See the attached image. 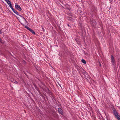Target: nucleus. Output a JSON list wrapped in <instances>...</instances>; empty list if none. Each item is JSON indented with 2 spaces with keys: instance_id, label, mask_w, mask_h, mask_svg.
<instances>
[{
  "instance_id": "f257e3e1",
  "label": "nucleus",
  "mask_w": 120,
  "mask_h": 120,
  "mask_svg": "<svg viewBox=\"0 0 120 120\" xmlns=\"http://www.w3.org/2000/svg\"><path fill=\"white\" fill-rule=\"evenodd\" d=\"M19 15L18 19L21 23L22 24L25 23L26 22L25 19L21 15Z\"/></svg>"
},
{
  "instance_id": "f03ea898",
  "label": "nucleus",
  "mask_w": 120,
  "mask_h": 120,
  "mask_svg": "<svg viewBox=\"0 0 120 120\" xmlns=\"http://www.w3.org/2000/svg\"><path fill=\"white\" fill-rule=\"evenodd\" d=\"M91 24L92 25L94 26H95L96 25V22L94 19H90Z\"/></svg>"
},
{
  "instance_id": "7ed1b4c3",
  "label": "nucleus",
  "mask_w": 120,
  "mask_h": 120,
  "mask_svg": "<svg viewBox=\"0 0 120 120\" xmlns=\"http://www.w3.org/2000/svg\"><path fill=\"white\" fill-rule=\"evenodd\" d=\"M15 7L16 9L19 11H21L22 10V9L20 5H18L17 3H15Z\"/></svg>"
},
{
  "instance_id": "20e7f679",
  "label": "nucleus",
  "mask_w": 120,
  "mask_h": 120,
  "mask_svg": "<svg viewBox=\"0 0 120 120\" xmlns=\"http://www.w3.org/2000/svg\"><path fill=\"white\" fill-rule=\"evenodd\" d=\"M111 62L112 65H114L115 60H114V57L112 55H111Z\"/></svg>"
},
{
  "instance_id": "39448f33",
  "label": "nucleus",
  "mask_w": 120,
  "mask_h": 120,
  "mask_svg": "<svg viewBox=\"0 0 120 120\" xmlns=\"http://www.w3.org/2000/svg\"><path fill=\"white\" fill-rule=\"evenodd\" d=\"M26 28L28 30L30 31L33 34H35V33L34 31L32 30L31 29L29 28L27 26H25Z\"/></svg>"
},
{
  "instance_id": "423d86ee",
  "label": "nucleus",
  "mask_w": 120,
  "mask_h": 120,
  "mask_svg": "<svg viewBox=\"0 0 120 120\" xmlns=\"http://www.w3.org/2000/svg\"><path fill=\"white\" fill-rule=\"evenodd\" d=\"M58 111L59 113L61 114H62L63 112L62 110V109L60 108H59L58 109Z\"/></svg>"
},
{
  "instance_id": "0eeeda50",
  "label": "nucleus",
  "mask_w": 120,
  "mask_h": 120,
  "mask_svg": "<svg viewBox=\"0 0 120 120\" xmlns=\"http://www.w3.org/2000/svg\"><path fill=\"white\" fill-rule=\"evenodd\" d=\"M7 3L8 4L10 7L11 8H12V7L11 4V2L10 1H9L7 2Z\"/></svg>"
},
{
  "instance_id": "6e6552de",
  "label": "nucleus",
  "mask_w": 120,
  "mask_h": 120,
  "mask_svg": "<svg viewBox=\"0 0 120 120\" xmlns=\"http://www.w3.org/2000/svg\"><path fill=\"white\" fill-rule=\"evenodd\" d=\"M11 9L14 12V13H15L16 14L18 15H19V13L18 12L16 11L14 9H13V8H11Z\"/></svg>"
},
{
  "instance_id": "1a4fd4ad",
  "label": "nucleus",
  "mask_w": 120,
  "mask_h": 120,
  "mask_svg": "<svg viewBox=\"0 0 120 120\" xmlns=\"http://www.w3.org/2000/svg\"><path fill=\"white\" fill-rule=\"evenodd\" d=\"M67 18L68 20H72L73 19L72 18L70 17L69 16H67Z\"/></svg>"
},
{
  "instance_id": "9d476101",
  "label": "nucleus",
  "mask_w": 120,
  "mask_h": 120,
  "mask_svg": "<svg viewBox=\"0 0 120 120\" xmlns=\"http://www.w3.org/2000/svg\"><path fill=\"white\" fill-rule=\"evenodd\" d=\"M113 113L114 114L115 116L116 115H117V114H118V113H117L116 111V110H113Z\"/></svg>"
},
{
  "instance_id": "9b49d317",
  "label": "nucleus",
  "mask_w": 120,
  "mask_h": 120,
  "mask_svg": "<svg viewBox=\"0 0 120 120\" xmlns=\"http://www.w3.org/2000/svg\"><path fill=\"white\" fill-rule=\"evenodd\" d=\"M115 116L117 119H118V118H120V116L119 115H118V114H117V115H116Z\"/></svg>"
},
{
  "instance_id": "f8f14e48",
  "label": "nucleus",
  "mask_w": 120,
  "mask_h": 120,
  "mask_svg": "<svg viewBox=\"0 0 120 120\" xmlns=\"http://www.w3.org/2000/svg\"><path fill=\"white\" fill-rule=\"evenodd\" d=\"M81 61L84 64L86 63V62L85 61L84 59H82L81 60Z\"/></svg>"
},
{
  "instance_id": "ddd939ff",
  "label": "nucleus",
  "mask_w": 120,
  "mask_h": 120,
  "mask_svg": "<svg viewBox=\"0 0 120 120\" xmlns=\"http://www.w3.org/2000/svg\"><path fill=\"white\" fill-rule=\"evenodd\" d=\"M42 29L43 30V31L44 32L45 31V30L43 27H42Z\"/></svg>"
},
{
  "instance_id": "4468645a",
  "label": "nucleus",
  "mask_w": 120,
  "mask_h": 120,
  "mask_svg": "<svg viewBox=\"0 0 120 120\" xmlns=\"http://www.w3.org/2000/svg\"><path fill=\"white\" fill-rule=\"evenodd\" d=\"M99 66H101V64L100 62L99 61Z\"/></svg>"
},
{
  "instance_id": "2eb2a0df",
  "label": "nucleus",
  "mask_w": 120,
  "mask_h": 120,
  "mask_svg": "<svg viewBox=\"0 0 120 120\" xmlns=\"http://www.w3.org/2000/svg\"><path fill=\"white\" fill-rule=\"evenodd\" d=\"M5 1L7 3L8 1H9V0H5Z\"/></svg>"
},
{
  "instance_id": "dca6fc26",
  "label": "nucleus",
  "mask_w": 120,
  "mask_h": 120,
  "mask_svg": "<svg viewBox=\"0 0 120 120\" xmlns=\"http://www.w3.org/2000/svg\"><path fill=\"white\" fill-rule=\"evenodd\" d=\"M118 120H120V118H118Z\"/></svg>"
},
{
  "instance_id": "f3484780",
  "label": "nucleus",
  "mask_w": 120,
  "mask_h": 120,
  "mask_svg": "<svg viewBox=\"0 0 120 120\" xmlns=\"http://www.w3.org/2000/svg\"><path fill=\"white\" fill-rule=\"evenodd\" d=\"M39 80L40 81V82H41V83L42 84H43L41 81L40 80Z\"/></svg>"
},
{
  "instance_id": "a211bd4d",
  "label": "nucleus",
  "mask_w": 120,
  "mask_h": 120,
  "mask_svg": "<svg viewBox=\"0 0 120 120\" xmlns=\"http://www.w3.org/2000/svg\"><path fill=\"white\" fill-rule=\"evenodd\" d=\"M15 83H17V81H16V82H15Z\"/></svg>"
},
{
  "instance_id": "6ab92c4d",
  "label": "nucleus",
  "mask_w": 120,
  "mask_h": 120,
  "mask_svg": "<svg viewBox=\"0 0 120 120\" xmlns=\"http://www.w3.org/2000/svg\"><path fill=\"white\" fill-rule=\"evenodd\" d=\"M1 39L0 38V42H1Z\"/></svg>"
},
{
  "instance_id": "aec40b11",
  "label": "nucleus",
  "mask_w": 120,
  "mask_h": 120,
  "mask_svg": "<svg viewBox=\"0 0 120 120\" xmlns=\"http://www.w3.org/2000/svg\"><path fill=\"white\" fill-rule=\"evenodd\" d=\"M68 26H69V24H68Z\"/></svg>"
},
{
  "instance_id": "412c9836",
  "label": "nucleus",
  "mask_w": 120,
  "mask_h": 120,
  "mask_svg": "<svg viewBox=\"0 0 120 120\" xmlns=\"http://www.w3.org/2000/svg\"><path fill=\"white\" fill-rule=\"evenodd\" d=\"M1 33V31L0 30V33Z\"/></svg>"
}]
</instances>
